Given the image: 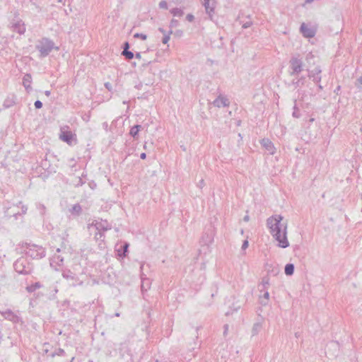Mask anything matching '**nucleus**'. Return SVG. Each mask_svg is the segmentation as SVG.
Returning <instances> with one entry per match:
<instances>
[{
  "mask_svg": "<svg viewBox=\"0 0 362 362\" xmlns=\"http://www.w3.org/2000/svg\"><path fill=\"white\" fill-rule=\"evenodd\" d=\"M284 217L281 215L272 216L267 220V225L275 240L278 242L277 246L286 248L289 246L287 238V223H282Z\"/></svg>",
  "mask_w": 362,
  "mask_h": 362,
  "instance_id": "nucleus-1",
  "label": "nucleus"
},
{
  "mask_svg": "<svg viewBox=\"0 0 362 362\" xmlns=\"http://www.w3.org/2000/svg\"><path fill=\"white\" fill-rule=\"evenodd\" d=\"M35 49L40 52V58L47 57L54 49L59 50V47L54 45V41L48 37H42L39 40L35 45Z\"/></svg>",
  "mask_w": 362,
  "mask_h": 362,
  "instance_id": "nucleus-2",
  "label": "nucleus"
},
{
  "mask_svg": "<svg viewBox=\"0 0 362 362\" xmlns=\"http://www.w3.org/2000/svg\"><path fill=\"white\" fill-rule=\"evenodd\" d=\"M13 268L19 274L28 275L32 273L33 266L25 257H21L13 263Z\"/></svg>",
  "mask_w": 362,
  "mask_h": 362,
  "instance_id": "nucleus-3",
  "label": "nucleus"
},
{
  "mask_svg": "<svg viewBox=\"0 0 362 362\" xmlns=\"http://www.w3.org/2000/svg\"><path fill=\"white\" fill-rule=\"evenodd\" d=\"M299 56H292L289 60L288 73L291 76H298L303 70V62Z\"/></svg>",
  "mask_w": 362,
  "mask_h": 362,
  "instance_id": "nucleus-4",
  "label": "nucleus"
},
{
  "mask_svg": "<svg viewBox=\"0 0 362 362\" xmlns=\"http://www.w3.org/2000/svg\"><path fill=\"white\" fill-rule=\"evenodd\" d=\"M24 253L33 259H40L46 256L45 249L35 244L29 247V250H25Z\"/></svg>",
  "mask_w": 362,
  "mask_h": 362,
  "instance_id": "nucleus-5",
  "label": "nucleus"
},
{
  "mask_svg": "<svg viewBox=\"0 0 362 362\" xmlns=\"http://www.w3.org/2000/svg\"><path fill=\"white\" fill-rule=\"evenodd\" d=\"M214 228L212 226H209L207 228L205 229V231L203 233L200 243L203 245H209L214 241Z\"/></svg>",
  "mask_w": 362,
  "mask_h": 362,
  "instance_id": "nucleus-6",
  "label": "nucleus"
},
{
  "mask_svg": "<svg viewBox=\"0 0 362 362\" xmlns=\"http://www.w3.org/2000/svg\"><path fill=\"white\" fill-rule=\"evenodd\" d=\"M118 353L121 359L124 362H129L132 361V354L126 342L120 343L118 348Z\"/></svg>",
  "mask_w": 362,
  "mask_h": 362,
  "instance_id": "nucleus-7",
  "label": "nucleus"
},
{
  "mask_svg": "<svg viewBox=\"0 0 362 362\" xmlns=\"http://www.w3.org/2000/svg\"><path fill=\"white\" fill-rule=\"evenodd\" d=\"M63 278L66 279L68 281H72L70 283V285L72 286H76L77 285H82L83 281H79L76 275L73 273L70 269H64L62 271V274Z\"/></svg>",
  "mask_w": 362,
  "mask_h": 362,
  "instance_id": "nucleus-8",
  "label": "nucleus"
},
{
  "mask_svg": "<svg viewBox=\"0 0 362 362\" xmlns=\"http://www.w3.org/2000/svg\"><path fill=\"white\" fill-rule=\"evenodd\" d=\"M66 129H65V128L61 129V133L59 134V138L62 141L71 145L72 144L74 139L76 136V134H74L71 131L69 130L68 126H66Z\"/></svg>",
  "mask_w": 362,
  "mask_h": 362,
  "instance_id": "nucleus-9",
  "label": "nucleus"
},
{
  "mask_svg": "<svg viewBox=\"0 0 362 362\" xmlns=\"http://www.w3.org/2000/svg\"><path fill=\"white\" fill-rule=\"evenodd\" d=\"M300 33L305 38H312L316 34V29L308 27L305 23H302L300 26Z\"/></svg>",
  "mask_w": 362,
  "mask_h": 362,
  "instance_id": "nucleus-10",
  "label": "nucleus"
},
{
  "mask_svg": "<svg viewBox=\"0 0 362 362\" xmlns=\"http://www.w3.org/2000/svg\"><path fill=\"white\" fill-rule=\"evenodd\" d=\"M11 28L13 32L19 35H23L25 32V23L22 20H17L11 23Z\"/></svg>",
  "mask_w": 362,
  "mask_h": 362,
  "instance_id": "nucleus-11",
  "label": "nucleus"
},
{
  "mask_svg": "<svg viewBox=\"0 0 362 362\" xmlns=\"http://www.w3.org/2000/svg\"><path fill=\"white\" fill-rule=\"evenodd\" d=\"M3 315L5 317V319H6L9 321H11L13 323H16V324H18V323L23 324V323L22 318L20 316L15 314L11 310L8 309V310H6L3 313Z\"/></svg>",
  "mask_w": 362,
  "mask_h": 362,
  "instance_id": "nucleus-12",
  "label": "nucleus"
},
{
  "mask_svg": "<svg viewBox=\"0 0 362 362\" xmlns=\"http://www.w3.org/2000/svg\"><path fill=\"white\" fill-rule=\"evenodd\" d=\"M215 1L214 0H204L203 5L205 8L206 13L209 16L211 20H212V14L214 13L215 9Z\"/></svg>",
  "mask_w": 362,
  "mask_h": 362,
  "instance_id": "nucleus-13",
  "label": "nucleus"
},
{
  "mask_svg": "<svg viewBox=\"0 0 362 362\" xmlns=\"http://www.w3.org/2000/svg\"><path fill=\"white\" fill-rule=\"evenodd\" d=\"M92 226H94L97 230L98 231H106L110 230L111 228L109 226L108 222L105 221H94L92 223Z\"/></svg>",
  "mask_w": 362,
  "mask_h": 362,
  "instance_id": "nucleus-14",
  "label": "nucleus"
},
{
  "mask_svg": "<svg viewBox=\"0 0 362 362\" xmlns=\"http://www.w3.org/2000/svg\"><path fill=\"white\" fill-rule=\"evenodd\" d=\"M295 77V78L288 83V87H293L294 88H296L298 87L303 86L305 82V76H301L300 77Z\"/></svg>",
  "mask_w": 362,
  "mask_h": 362,
  "instance_id": "nucleus-15",
  "label": "nucleus"
},
{
  "mask_svg": "<svg viewBox=\"0 0 362 362\" xmlns=\"http://www.w3.org/2000/svg\"><path fill=\"white\" fill-rule=\"evenodd\" d=\"M261 145L269 151V154L273 155L275 153V148L273 143L267 138H264L260 141Z\"/></svg>",
  "mask_w": 362,
  "mask_h": 362,
  "instance_id": "nucleus-16",
  "label": "nucleus"
},
{
  "mask_svg": "<svg viewBox=\"0 0 362 362\" xmlns=\"http://www.w3.org/2000/svg\"><path fill=\"white\" fill-rule=\"evenodd\" d=\"M213 104L215 107H221L229 106L230 103L226 98L219 95L214 100Z\"/></svg>",
  "mask_w": 362,
  "mask_h": 362,
  "instance_id": "nucleus-17",
  "label": "nucleus"
},
{
  "mask_svg": "<svg viewBox=\"0 0 362 362\" xmlns=\"http://www.w3.org/2000/svg\"><path fill=\"white\" fill-rule=\"evenodd\" d=\"M129 244L128 243H124L120 245L119 248L116 250L117 257L122 259L124 258L129 252Z\"/></svg>",
  "mask_w": 362,
  "mask_h": 362,
  "instance_id": "nucleus-18",
  "label": "nucleus"
},
{
  "mask_svg": "<svg viewBox=\"0 0 362 362\" xmlns=\"http://www.w3.org/2000/svg\"><path fill=\"white\" fill-rule=\"evenodd\" d=\"M32 76L30 74H26L23 78V85L25 87L27 92H30L32 90L31 88Z\"/></svg>",
  "mask_w": 362,
  "mask_h": 362,
  "instance_id": "nucleus-19",
  "label": "nucleus"
},
{
  "mask_svg": "<svg viewBox=\"0 0 362 362\" xmlns=\"http://www.w3.org/2000/svg\"><path fill=\"white\" fill-rule=\"evenodd\" d=\"M143 274H141V290L142 293L144 294V292L147 291L150 287H151V281L148 278H144Z\"/></svg>",
  "mask_w": 362,
  "mask_h": 362,
  "instance_id": "nucleus-20",
  "label": "nucleus"
},
{
  "mask_svg": "<svg viewBox=\"0 0 362 362\" xmlns=\"http://www.w3.org/2000/svg\"><path fill=\"white\" fill-rule=\"evenodd\" d=\"M262 322L263 319L254 323L251 331L252 337L257 335L261 332L262 329Z\"/></svg>",
  "mask_w": 362,
  "mask_h": 362,
  "instance_id": "nucleus-21",
  "label": "nucleus"
},
{
  "mask_svg": "<svg viewBox=\"0 0 362 362\" xmlns=\"http://www.w3.org/2000/svg\"><path fill=\"white\" fill-rule=\"evenodd\" d=\"M141 129V125L135 124L131 127L129 131V135L133 137L134 139H137L139 136V133Z\"/></svg>",
  "mask_w": 362,
  "mask_h": 362,
  "instance_id": "nucleus-22",
  "label": "nucleus"
},
{
  "mask_svg": "<svg viewBox=\"0 0 362 362\" xmlns=\"http://www.w3.org/2000/svg\"><path fill=\"white\" fill-rule=\"evenodd\" d=\"M64 263V257L60 255H54L51 259H50V265L51 267H53L54 264L61 266Z\"/></svg>",
  "mask_w": 362,
  "mask_h": 362,
  "instance_id": "nucleus-23",
  "label": "nucleus"
},
{
  "mask_svg": "<svg viewBox=\"0 0 362 362\" xmlns=\"http://www.w3.org/2000/svg\"><path fill=\"white\" fill-rule=\"evenodd\" d=\"M69 211L74 216H79L81 214L82 208L79 204H75L72 206V207L69 209Z\"/></svg>",
  "mask_w": 362,
  "mask_h": 362,
  "instance_id": "nucleus-24",
  "label": "nucleus"
},
{
  "mask_svg": "<svg viewBox=\"0 0 362 362\" xmlns=\"http://www.w3.org/2000/svg\"><path fill=\"white\" fill-rule=\"evenodd\" d=\"M270 283H269V278L266 276H264L262 279V281H261V284L259 285V287L260 286H262V288H259V291L260 292H262L264 291V290H267L268 288V286H269Z\"/></svg>",
  "mask_w": 362,
  "mask_h": 362,
  "instance_id": "nucleus-25",
  "label": "nucleus"
},
{
  "mask_svg": "<svg viewBox=\"0 0 362 362\" xmlns=\"http://www.w3.org/2000/svg\"><path fill=\"white\" fill-rule=\"evenodd\" d=\"M295 270V266L292 263H288L284 267L285 274L287 276H291L293 274Z\"/></svg>",
  "mask_w": 362,
  "mask_h": 362,
  "instance_id": "nucleus-26",
  "label": "nucleus"
},
{
  "mask_svg": "<svg viewBox=\"0 0 362 362\" xmlns=\"http://www.w3.org/2000/svg\"><path fill=\"white\" fill-rule=\"evenodd\" d=\"M41 287H42L41 283L39 281H37V282H35L34 284H32L31 285L26 286L25 289L28 293H33L36 289L40 288Z\"/></svg>",
  "mask_w": 362,
  "mask_h": 362,
  "instance_id": "nucleus-27",
  "label": "nucleus"
},
{
  "mask_svg": "<svg viewBox=\"0 0 362 362\" xmlns=\"http://www.w3.org/2000/svg\"><path fill=\"white\" fill-rule=\"evenodd\" d=\"M308 76L310 78H313V81L315 83L317 84V88L319 90H322L323 89V87L320 84V81H321V79H322V77L321 76H315L314 74H308Z\"/></svg>",
  "mask_w": 362,
  "mask_h": 362,
  "instance_id": "nucleus-28",
  "label": "nucleus"
},
{
  "mask_svg": "<svg viewBox=\"0 0 362 362\" xmlns=\"http://www.w3.org/2000/svg\"><path fill=\"white\" fill-rule=\"evenodd\" d=\"M170 13L173 16H178V17H181L184 14L183 10L181 9L180 8H177V7H175V8H173L170 9Z\"/></svg>",
  "mask_w": 362,
  "mask_h": 362,
  "instance_id": "nucleus-29",
  "label": "nucleus"
},
{
  "mask_svg": "<svg viewBox=\"0 0 362 362\" xmlns=\"http://www.w3.org/2000/svg\"><path fill=\"white\" fill-rule=\"evenodd\" d=\"M121 54L127 59L131 60L134 58V54L130 50H122Z\"/></svg>",
  "mask_w": 362,
  "mask_h": 362,
  "instance_id": "nucleus-30",
  "label": "nucleus"
},
{
  "mask_svg": "<svg viewBox=\"0 0 362 362\" xmlns=\"http://www.w3.org/2000/svg\"><path fill=\"white\" fill-rule=\"evenodd\" d=\"M296 103H297L296 100H294V106L293 107V111L292 113V116L295 118H300L301 115L300 113V110L298 107Z\"/></svg>",
  "mask_w": 362,
  "mask_h": 362,
  "instance_id": "nucleus-31",
  "label": "nucleus"
},
{
  "mask_svg": "<svg viewBox=\"0 0 362 362\" xmlns=\"http://www.w3.org/2000/svg\"><path fill=\"white\" fill-rule=\"evenodd\" d=\"M280 272V269L278 266L273 267L271 269H268L267 272L272 276H276Z\"/></svg>",
  "mask_w": 362,
  "mask_h": 362,
  "instance_id": "nucleus-32",
  "label": "nucleus"
},
{
  "mask_svg": "<svg viewBox=\"0 0 362 362\" xmlns=\"http://www.w3.org/2000/svg\"><path fill=\"white\" fill-rule=\"evenodd\" d=\"M173 33V30H170L167 34H165L162 38V42L163 44H167L170 38V35Z\"/></svg>",
  "mask_w": 362,
  "mask_h": 362,
  "instance_id": "nucleus-33",
  "label": "nucleus"
},
{
  "mask_svg": "<svg viewBox=\"0 0 362 362\" xmlns=\"http://www.w3.org/2000/svg\"><path fill=\"white\" fill-rule=\"evenodd\" d=\"M55 356H65V351L63 349L59 348L56 351L52 353L51 354L52 357H54Z\"/></svg>",
  "mask_w": 362,
  "mask_h": 362,
  "instance_id": "nucleus-34",
  "label": "nucleus"
},
{
  "mask_svg": "<svg viewBox=\"0 0 362 362\" xmlns=\"http://www.w3.org/2000/svg\"><path fill=\"white\" fill-rule=\"evenodd\" d=\"M239 309H240V305L235 306V305L233 304V306L230 307V310H228L226 313V315L228 316V315L233 314V312H237Z\"/></svg>",
  "mask_w": 362,
  "mask_h": 362,
  "instance_id": "nucleus-35",
  "label": "nucleus"
},
{
  "mask_svg": "<svg viewBox=\"0 0 362 362\" xmlns=\"http://www.w3.org/2000/svg\"><path fill=\"white\" fill-rule=\"evenodd\" d=\"M322 70L320 66L315 67L313 71H310L308 74H314L315 76H320Z\"/></svg>",
  "mask_w": 362,
  "mask_h": 362,
  "instance_id": "nucleus-36",
  "label": "nucleus"
},
{
  "mask_svg": "<svg viewBox=\"0 0 362 362\" xmlns=\"http://www.w3.org/2000/svg\"><path fill=\"white\" fill-rule=\"evenodd\" d=\"M134 37L136 39H141L142 40H145L147 39V35L144 33H136L134 35Z\"/></svg>",
  "mask_w": 362,
  "mask_h": 362,
  "instance_id": "nucleus-37",
  "label": "nucleus"
},
{
  "mask_svg": "<svg viewBox=\"0 0 362 362\" xmlns=\"http://www.w3.org/2000/svg\"><path fill=\"white\" fill-rule=\"evenodd\" d=\"M179 25V21L176 19L173 18L170 22V28L172 30L173 28H176Z\"/></svg>",
  "mask_w": 362,
  "mask_h": 362,
  "instance_id": "nucleus-38",
  "label": "nucleus"
},
{
  "mask_svg": "<svg viewBox=\"0 0 362 362\" xmlns=\"http://www.w3.org/2000/svg\"><path fill=\"white\" fill-rule=\"evenodd\" d=\"M37 209L39 210L40 214L42 216H43V215L45 214V209H46V208H45V205H44V204H38L37 205Z\"/></svg>",
  "mask_w": 362,
  "mask_h": 362,
  "instance_id": "nucleus-39",
  "label": "nucleus"
},
{
  "mask_svg": "<svg viewBox=\"0 0 362 362\" xmlns=\"http://www.w3.org/2000/svg\"><path fill=\"white\" fill-rule=\"evenodd\" d=\"M95 238L97 240H102L103 238H105L104 232L103 231H98V233H95Z\"/></svg>",
  "mask_w": 362,
  "mask_h": 362,
  "instance_id": "nucleus-40",
  "label": "nucleus"
},
{
  "mask_svg": "<svg viewBox=\"0 0 362 362\" xmlns=\"http://www.w3.org/2000/svg\"><path fill=\"white\" fill-rule=\"evenodd\" d=\"M42 105H43L42 103L39 100H37L34 103V106H35V109H37V110L42 108Z\"/></svg>",
  "mask_w": 362,
  "mask_h": 362,
  "instance_id": "nucleus-41",
  "label": "nucleus"
},
{
  "mask_svg": "<svg viewBox=\"0 0 362 362\" xmlns=\"http://www.w3.org/2000/svg\"><path fill=\"white\" fill-rule=\"evenodd\" d=\"M159 8L163 9L168 8V3L165 1H162L159 3Z\"/></svg>",
  "mask_w": 362,
  "mask_h": 362,
  "instance_id": "nucleus-42",
  "label": "nucleus"
},
{
  "mask_svg": "<svg viewBox=\"0 0 362 362\" xmlns=\"http://www.w3.org/2000/svg\"><path fill=\"white\" fill-rule=\"evenodd\" d=\"M248 246H249L248 240L247 239L244 240L243 242V244H242V247H241L242 250H245L248 247Z\"/></svg>",
  "mask_w": 362,
  "mask_h": 362,
  "instance_id": "nucleus-43",
  "label": "nucleus"
},
{
  "mask_svg": "<svg viewBox=\"0 0 362 362\" xmlns=\"http://www.w3.org/2000/svg\"><path fill=\"white\" fill-rule=\"evenodd\" d=\"M105 87L106 88V89L108 91L112 92L113 88H112V86L111 83H110V82L105 83Z\"/></svg>",
  "mask_w": 362,
  "mask_h": 362,
  "instance_id": "nucleus-44",
  "label": "nucleus"
},
{
  "mask_svg": "<svg viewBox=\"0 0 362 362\" xmlns=\"http://www.w3.org/2000/svg\"><path fill=\"white\" fill-rule=\"evenodd\" d=\"M85 183L84 181H83L82 178L81 177H78V181L75 184V186L76 187H81L82 186L83 184Z\"/></svg>",
  "mask_w": 362,
  "mask_h": 362,
  "instance_id": "nucleus-45",
  "label": "nucleus"
},
{
  "mask_svg": "<svg viewBox=\"0 0 362 362\" xmlns=\"http://www.w3.org/2000/svg\"><path fill=\"white\" fill-rule=\"evenodd\" d=\"M252 25V22L251 21H248L243 24V28L246 29L250 28Z\"/></svg>",
  "mask_w": 362,
  "mask_h": 362,
  "instance_id": "nucleus-46",
  "label": "nucleus"
},
{
  "mask_svg": "<svg viewBox=\"0 0 362 362\" xmlns=\"http://www.w3.org/2000/svg\"><path fill=\"white\" fill-rule=\"evenodd\" d=\"M34 244H32L30 243H22L21 244V247H25L28 250H29V247H31L32 245H33Z\"/></svg>",
  "mask_w": 362,
  "mask_h": 362,
  "instance_id": "nucleus-47",
  "label": "nucleus"
},
{
  "mask_svg": "<svg viewBox=\"0 0 362 362\" xmlns=\"http://www.w3.org/2000/svg\"><path fill=\"white\" fill-rule=\"evenodd\" d=\"M186 20L189 22H192L194 20V16L192 13H188L186 16Z\"/></svg>",
  "mask_w": 362,
  "mask_h": 362,
  "instance_id": "nucleus-48",
  "label": "nucleus"
},
{
  "mask_svg": "<svg viewBox=\"0 0 362 362\" xmlns=\"http://www.w3.org/2000/svg\"><path fill=\"white\" fill-rule=\"evenodd\" d=\"M130 48V44L129 42L126 41L122 45V49L123 50H129Z\"/></svg>",
  "mask_w": 362,
  "mask_h": 362,
  "instance_id": "nucleus-49",
  "label": "nucleus"
},
{
  "mask_svg": "<svg viewBox=\"0 0 362 362\" xmlns=\"http://www.w3.org/2000/svg\"><path fill=\"white\" fill-rule=\"evenodd\" d=\"M259 303L262 305H267L268 304V300H265L264 298H262V296H259Z\"/></svg>",
  "mask_w": 362,
  "mask_h": 362,
  "instance_id": "nucleus-50",
  "label": "nucleus"
},
{
  "mask_svg": "<svg viewBox=\"0 0 362 362\" xmlns=\"http://www.w3.org/2000/svg\"><path fill=\"white\" fill-rule=\"evenodd\" d=\"M262 298H264L265 300H269V293L267 291V290H264V293L263 296H262Z\"/></svg>",
  "mask_w": 362,
  "mask_h": 362,
  "instance_id": "nucleus-51",
  "label": "nucleus"
},
{
  "mask_svg": "<svg viewBox=\"0 0 362 362\" xmlns=\"http://www.w3.org/2000/svg\"><path fill=\"white\" fill-rule=\"evenodd\" d=\"M183 35V32L181 30H177L175 32V35L177 37H181Z\"/></svg>",
  "mask_w": 362,
  "mask_h": 362,
  "instance_id": "nucleus-52",
  "label": "nucleus"
},
{
  "mask_svg": "<svg viewBox=\"0 0 362 362\" xmlns=\"http://www.w3.org/2000/svg\"><path fill=\"white\" fill-rule=\"evenodd\" d=\"M27 210H28L27 206H25V205H22L21 206V214H26Z\"/></svg>",
  "mask_w": 362,
  "mask_h": 362,
  "instance_id": "nucleus-53",
  "label": "nucleus"
},
{
  "mask_svg": "<svg viewBox=\"0 0 362 362\" xmlns=\"http://www.w3.org/2000/svg\"><path fill=\"white\" fill-rule=\"evenodd\" d=\"M223 335L226 336L227 334L228 330V325L226 324L223 326Z\"/></svg>",
  "mask_w": 362,
  "mask_h": 362,
  "instance_id": "nucleus-54",
  "label": "nucleus"
},
{
  "mask_svg": "<svg viewBox=\"0 0 362 362\" xmlns=\"http://www.w3.org/2000/svg\"><path fill=\"white\" fill-rule=\"evenodd\" d=\"M313 54L311 52H310L306 55V60L308 61L310 59H313Z\"/></svg>",
  "mask_w": 362,
  "mask_h": 362,
  "instance_id": "nucleus-55",
  "label": "nucleus"
},
{
  "mask_svg": "<svg viewBox=\"0 0 362 362\" xmlns=\"http://www.w3.org/2000/svg\"><path fill=\"white\" fill-rule=\"evenodd\" d=\"M158 31L161 33L163 35L165 34H167L168 33L165 31V30L163 28H158Z\"/></svg>",
  "mask_w": 362,
  "mask_h": 362,
  "instance_id": "nucleus-56",
  "label": "nucleus"
},
{
  "mask_svg": "<svg viewBox=\"0 0 362 362\" xmlns=\"http://www.w3.org/2000/svg\"><path fill=\"white\" fill-rule=\"evenodd\" d=\"M89 186L91 189H94L96 187V184L93 181H92L91 182L89 183Z\"/></svg>",
  "mask_w": 362,
  "mask_h": 362,
  "instance_id": "nucleus-57",
  "label": "nucleus"
},
{
  "mask_svg": "<svg viewBox=\"0 0 362 362\" xmlns=\"http://www.w3.org/2000/svg\"><path fill=\"white\" fill-rule=\"evenodd\" d=\"M135 57H136V59H141V53H140V52H136V53L135 54Z\"/></svg>",
  "mask_w": 362,
  "mask_h": 362,
  "instance_id": "nucleus-58",
  "label": "nucleus"
},
{
  "mask_svg": "<svg viewBox=\"0 0 362 362\" xmlns=\"http://www.w3.org/2000/svg\"><path fill=\"white\" fill-rule=\"evenodd\" d=\"M140 158H141V159H142V160L145 159V158H146V153H141L140 154Z\"/></svg>",
  "mask_w": 362,
  "mask_h": 362,
  "instance_id": "nucleus-59",
  "label": "nucleus"
},
{
  "mask_svg": "<svg viewBox=\"0 0 362 362\" xmlns=\"http://www.w3.org/2000/svg\"><path fill=\"white\" fill-rule=\"evenodd\" d=\"M45 95H46V96H47V97H48V96H49V95H50V94H51V91H50V90H45Z\"/></svg>",
  "mask_w": 362,
  "mask_h": 362,
  "instance_id": "nucleus-60",
  "label": "nucleus"
},
{
  "mask_svg": "<svg viewBox=\"0 0 362 362\" xmlns=\"http://www.w3.org/2000/svg\"><path fill=\"white\" fill-rule=\"evenodd\" d=\"M357 82L362 84V76L357 78Z\"/></svg>",
  "mask_w": 362,
  "mask_h": 362,
  "instance_id": "nucleus-61",
  "label": "nucleus"
},
{
  "mask_svg": "<svg viewBox=\"0 0 362 362\" xmlns=\"http://www.w3.org/2000/svg\"><path fill=\"white\" fill-rule=\"evenodd\" d=\"M243 220H244L245 221H249V216H247H247H245L243 218Z\"/></svg>",
  "mask_w": 362,
  "mask_h": 362,
  "instance_id": "nucleus-62",
  "label": "nucleus"
},
{
  "mask_svg": "<svg viewBox=\"0 0 362 362\" xmlns=\"http://www.w3.org/2000/svg\"><path fill=\"white\" fill-rule=\"evenodd\" d=\"M313 1H314V0H305V4H310V3H312Z\"/></svg>",
  "mask_w": 362,
  "mask_h": 362,
  "instance_id": "nucleus-63",
  "label": "nucleus"
},
{
  "mask_svg": "<svg viewBox=\"0 0 362 362\" xmlns=\"http://www.w3.org/2000/svg\"><path fill=\"white\" fill-rule=\"evenodd\" d=\"M300 334L298 332L295 333V336L296 338H298L300 337Z\"/></svg>",
  "mask_w": 362,
  "mask_h": 362,
  "instance_id": "nucleus-64",
  "label": "nucleus"
}]
</instances>
